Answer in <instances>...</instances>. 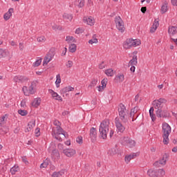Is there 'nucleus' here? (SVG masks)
<instances>
[{"label":"nucleus","mask_w":177,"mask_h":177,"mask_svg":"<svg viewBox=\"0 0 177 177\" xmlns=\"http://www.w3.org/2000/svg\"><path fill=\"white\" fill-rule=\"evenodd\" d=\"M138 106H135L133 109L131 110V113H129V118H131L132 121H135V115H136V113H138Z\"/></svg>","instance_id":"1a4fd4ad"},{"label":"nucleus","mask_w":177,"mask_h":177,"mask_svg":"<svg viewBox=\"0 0 177 177\" xmlns=\"http://www.w3.org/2000/svg\"><path fill=\"white\" fill-rule=\"evenodd\" d=\"M73 39H74V37L73 36H67L66 41H73Z\"/></svg>","instance_id":"e2e57ef3"},{"label":"nucleus","mask_w":177,"mask_h":177,"mask_svg":"<svg viewBox=\"0 0 177 177\" xmlns=\"http://www.w3.org/2000/svg\"><path fill=\"white\" fill-rule=\"evenodd\" d=\"M78 7L84 8V5H85V0H77Z\"/></svg>","instance_id":"79ce46f5"},{"label":"nucleus","mask_w":177,"mask_h":177,"mask_svg":"<svg viewBox=\"0 0 177 177\" xmlns=\"http://www.w3.org/2000/svg\"><path fill=\"white\" fill-rule=\"evenodd\" d=\"M167 103V100L164 98H160L159 100H155L153 101V106L156 110V116L159 118H167V117L169 116V113L168 111L164 110V106Z\"/></svg>","instance_id":"f257e3e1"},{"label":"nucleus","mask_w":177,"mask_h":177,"mask_svg":"<svg viewBox=\"0 0 177 177\" xmlns=\"http://www.w3.org/2000/svg\"><path fill=\"white\" fill-rule=\"evenodd\" d=\"M109 128H110V120L106 119L101 122L99 129L100 135L102 139H107Z\"/></svg>","instance_id":"7ed1b4c3"},{"label":"nucleus","mask_w":177,"mask_h":177,"mask_svg":"<svg viewBox=\"0 0 177 177\" xmlns=\"http://www.w3.org/2000/svg\"><path fill=\"white\" fill-rule=\"evenodd\" d=\"M41 104V99L40 98H36L34 100V101L32 102V106L33 107H38Z\"/></svg>","instance_id":"393cba45"},{"label":"nucleus","mask_w":177,"mask_h":177,"mask_svg":"<svg viewBox=\"0 0 177 177\" xmlns=\"http://www.w3.org/2000/svg\"><path fill=\"white\" fill-rule=\"evenodd\" d=\"M55 56V51L50 50L46 55L44 57V62H43V66H45L53 59V57Z\"/></svg>","instance_id":"0eeeda50"},{"label":"nucleus","mask_w":177,"mask_h":177,"mask_svg":"<svg viewBox=\"0 0 177 177\" xmlns=\"http://www.w3.org/2000/svg\"><path fill=\"white\" fill-rule=\"evenodd\" d=\"M171 126L167 122L162 123V138L164 145H168L169 142V133H171Z\"/></svg>","instance_id":"20e7f679"},{"label":"nucleus","mask_w":177,"mask_h":177,"mask_svg":"<svg viewBox=\"0 0 177 177\" xmlns=\"http://www.w3.org/2000/svg\"><path fill=\"white\" fill-rule=\"evenodd\" d=\"M64 172L63 171H55L53 174H52V177H61L62 176L64 175Z\"/></svg>","instance_id":"f704fd0d"},{"label":"nucleus","mask_w":177,"mask_h":177,"mask_svg":"<svg viewBox=\"0 0 177 177\" xmlns=\"http://www.w3.org/2000/svg\"><path fill=\"white\" fill-rule=\"evenodd\" d=\"M108 153L110 154V156H115L117 154L118 156H121V154H122L120 151H118V149H117V147L113 148L109 150Z\"/></svg>","instance_id":"2eb2a0df"},{"label":"nucleus","mask_w":177,"mask_h":177,"mask_svg":"<svg viewBox=\"0 0 177 177\" xmlns=\"http://www.w3.org/2000/svg\"><path fill=\"white\" fill-rule=\"evenodd\" d=\"M37 84H38V82L33 81L31 83V85L28 88V91L30 95H34L35 93V91H34V88L37 87Z\"/></svg>","instance_id":"9b49d317"},{"label":"nucleus","mask_w":177,"mask_h":177,"mask_svg":"<svg viewBox=\"0 0 177 177\" xmlns=\"http://www.w3.org/2000/svg\"><path fill=\"white\" fill-rule=\"evenodd\" d=\"M18 113L20 114V115L24 116V115H27V114H28V112L26 110L19 109L18 111Z\"/></svg>","instance_id":"a19ab883"},{"label":"nucleus","mask_w":177,"mask_h":177,"mask_svg":"<svg viewBox=\"0 0 177 177\" xmlns=\"http://www.w3.org/2000/svg\"><path fill=\"white\" fill-rule=\"evenodd\" d=\"M59 154V151L56 149L52 151V156H57Z\"/></svg>","instance_id":"6e6d98bb"},{"label":"nucleus","mask_w":177,"mask_h":177,"mask_svg":"<svg viewBox=\"0 0 177 177\" xmlns=\"http://www.w3.org/2000/svg\"><path fill=\"white\" fill-rule=\"evenodd\" d=\"M104 67H106V65L104 64V62H102V63L99 64V68H100L101 70H103Z\"/></svg>","instance_id":"4d7b16f0"},{"label":"nucleus","mask_w":177,"mask_h":177,"mask_svg":"<svg viewBox=\"0 0 177 177\" xmlns=\"http://www.w3.org/2000/svg\"><path fill=\"white\" fill-rule=\"evenodd\" d=\"M147 175L151 177H156L158 176L157 174V171L153 170V169H150L147 171Z\"/></svg>","instance_id":"aec40b11"},{"label":"nucleus","mask_w":177,"mask_h":177,"mask_svg":"<svg viewBox=\"0 0 177 177\" xmlns=\"http://www.w3.org/2000/svg\"><path fill=\"white\" fill-rule=\"evenodd\" d=\"M167 10H168V3H165L160 9V12L162 13V15H164V13H166Z\"/></svg>","instance_id":"a878e982"},{"label":"nucleus","mask_w":177,"mask_h":177,"mask_svg":"<svg viewBox=\"0 0 177 177\" xmlns=\"http://www.w3.org/2000/svg\"><path fill=\"white\" fill-rule=\"evenodd\" d=\"M160 165H165V160H163L162 162H159V160H157L153 163V167H156V168H158Z\"/></svg>","instance_id":"72a5a7b5"},{"label":"nucleus","mask_w":177,"mask_h":177,"mask_svg":"<svg viewBox=\"0 0 177 177\" xmlns=\"http://www.w3.org/2000/svg\"><path fill=\"white\" fill-rule=\"evenodd\" d=\"M90 138L91 139V140H95V139H96L97 136V130L95 127H92L90 129Z\"/></svg>","instance_id":"9d476101"},{"label":"nucleus","mask_w":177,"mask_h":177,"mask_svg":"<svg viewBox=\"0 0 177 177\" xmlns=\"http://www.w3.org/2000/svg\"><path fill=\"white\" fill-rule=\"evenodd\" d=\"M115 127L117 128L118 132H120V133H122V132L125 131V127L123 126L122 123H121V120H120V118H115Z\"/></svg>","instance_id":"6e6552de"},{"label":"nucleus","mask_w":177,"mask_h":177,"mask_svg":"<svg viewBox=\"0 0 177 177\" xmlns=\"http://www.w3.org/2000/svg\"><path fill=\"white\" fill-rule=\"evenodd\" d=\"M97 42H98V40L96 38V35H94L93 36V39L88 41V44H91V45H93V44H97Z\"/></svg>","instance_id":"473e14b6"},{"label":"nucleus","mask_w":177,"mask_h":177,"mask_svg":"<svg viewBox=\"0 0 177 177\" xmlns=\"http://www.w3.org/2000/svg\"><path fill=\"white\" fill-rule=\"evenodd\" d=\"M77 143H79V145H82V138L81 136H79L76 138Z\"/></svg>","instance_id":"603ef678"},{"label":"nucleus","mask_w":177,"mask_h":177,"mask_svg":"<svg viewBox=\"0 0 177 177\" xmlns=\"http://www.w3.org/2000/svg\"><path fill=\"white\" fill-rule=\"evenodd\" d=\"M34 127H35V120H32L28 122V127L25 130V132H30V131H31Z\"/></svg>","instance_id":"dca6fc26"},{"label":"nucleus","mask_w":177,"mask_h":177,"mask_svg":"<svg viewBox=\"0 0 177 177\" xmlns=\"http://www.w3.org/2000/svg\"><path fill=\"white\" fill-rule=\"evenodd\" d=\"M73 61H68V63L66 64V67L68 68H71V66H73Z\"/></svg>","instance_id":"5fc2aeb1"},{"label":"nucleus","mask_w":177,"mask_h":177,"mask_svg":"<svg viewBox=\"0 0 177 177\" xmlns=\"http://www.w3.org/2000/svg\"><path fill=\"white\" fill-rule=\"evenodd\" d=\"M41 63H42V59H37L34 64L33 66L35 67H38V66H40Z\"/></svg>","instance_id":"a18cd8bd"},{"label":"nucleus","mask_w":177,"mask_h":177,"mask_svg":"<svg viewBox=\"0 0 177 177\" xmlns=\"http://www.w3.org/2000/svg\"><path fill=\"white\" fill-rule=\"evenodd\" d=\"M117 78L119 79L120 82H122L124 81V75H118Z\"/></svg>","instance_id":"864d4df0"},{"label":"nucleus","mask_w":177,"mask_h":177,"mask_svg":"<svg viewBox=\"0 0 177 177\" xmlns=\"http://www.w3.org/2000/svg\"><path fill=\"white\" fill-rule=\"evenodd\" d=\"M64 154H65V156H74L75 154V151L71 149H64Z\"/></svg>","instance_id":"a211bd4d"},{"label":"nucleus","mask_w":177,"mask_h":177,"mask_svg":"<svg viewBox=\"0 0 177 177\" xmlns=\"http://www.w3.org/2000/svg\"><path fill=\"white\" fill-rule=\"evenodd\" d=\"M101 84L102 85V88L104 89V88H106V85H107V78L102 80Z\"/></svg>","instance_id":"37998d69"},{"label":"nucleus","mask_w":177,"mask_h":177,"mask_svg":"<svg viewBox=\"0 0 177 177\" xmlns=\"http://www.w3.org/2000/svg\"><path fill=\"white\" fill-rule=\"evenodd\" d=\"M15 82H20V75L15 76L14 77Z\"/></svg>","instance_id":"bf43d9fd"},{"label":"nucleus","mask_w":177,"mask_h":177,"mask_svg":"<svg viewBox=\"0 0 177 177\" xmlns=\"http://www.w3.org/2000/svg\"><path fill=\"white\" fill-rule=\"evenodd\" d=\"M12 12H13V8H10L8 10V11L3 15L4 20H6V21L9 20V19H10V17H12Z\"/></svg>","instance_id":"f3484780"},{"label":"nucleus","mask_w":177,"mask_h":177,"mask_svg":"<svg viewBox=\"0 0 177 177\" xmlns=\"http://www.w3.org/2000/svg\"><path fill=\"white\" fill-rule=\"evenodd\" d=\"M83 21L84 23H86V24H88V26H93V24H95V20L92 19V17H84L83 19Z\"/></svg>","instance_id":"f8f14e48"},{"label":"nucleus","mask_w":177,"mask_h":177,"mask_svg":"<svg viewBox=\"0 0 177 177\" xmlns=\"http://www.w3.org/2000/svg\"><path fill=\"white\" fill-rule=\"evenodd\" d=\"M133 158H135V156H126L124 157V161L126 164H129L131 160H133Z\"/></svg>","instance_id":"c756f323"},{"label":"nucleus","mask_w":177,"mask_h":177,"mask_svg":"<svg viewBox=\"0 0 177 177\" xmlns=\"http://www.w3.org/2000/svg\"><path fill=\"white\" fill-rule=\"evenodd\" d=\"M53 136L57 140H59V142H62L63 139H62V137L59 136V135H55V133H53Z\"/></svg>","instance_id":"de8ad7c7"},{"label":"nucleus","mask_w":177,"mask_h":177,"mask_svg":"<svg viewBox=\"0 0 177 177\" xmlns=\"http://www.w3.org/2000/svg\"><path fill=\"white\" fill-rule=\"evenodd\" d=\"M84 32V29L82 28H78L75 30V34H82Z\"/></svg>","instance_id":"8fccbe9b"},{"label":"nucleus","mask_w":177,"mask_h":177,"mask_svg":"<svg viewBox=\"0 0 177 177\" xmlns=\"http://www.w3.org/2000/svg\"><path fill=\"white\" fill-rule=\"evenodd\" d=\"M169 34H171V35H175L177 32V27L176 26H171L168 29Z\"/></svg>","instance_id":"b1692460"},{"label":"nucleus","mask_w":177,"mask_h":177,"mask_svg":"<svg viewBox=\"0 0 177 177\" xmlns=\"http://www.w3.org/2000/svg\"><path fill=\"white\" fill-rule=\"evenodd\" d=\"M54 125H55V127H60V125H62V123H60V122L59 120H55Z\"/></svg>","instance_id":"13d9d810"},{"label":"nucleus","mask_w":177,"mask_h":177,"mask_svg":"<svg viewBox=\"0 0 177 177\" xmlns=\"http://www.w3.org/2000/svg\"><path fill=\"white\" fill-rule=\"evenodd\" d=\"M146 10H147V8L146 7H142L141 8L142 13H146Z\"/></svg>","instance_id":"338daca9"},{"label":"nucleus","mask_w":177,"mask_h":177,"mask_svg":"<svg viewBox=\"0 0 177 177\" xmlns=\"http://www.w3.org/2000/svg\"><path fill=\"white\" fill-rule=\"evenodd\" d=\"M158 176L159 177H162L165 175V171L164 170V169H158Z\"/></svg>","instance_id":"c9c22d12"},{"label":"nucleus","mask_w":177,"mask_h":177,"mask_svg":"<svg viewBox=\"0 0 177 177\" xmlns=\"http://www.w3.org/2000/svg\"><path fill=\"white\" fill-rule=\"evenodd\" d=\"M21 160L25 164H28V161L27 160V158L26 156H21Z\"/></svg>","instance_id":"052dcab7"},{"label":"nucleus","mask_w":177,"mask_h":177,"mask_svg":"<svg viewBox=\"0 0 177 177\" xmlns=\"http://www.w3.org/2000/svg\"><path fill=\"white\" fill-rule=\"evenodd\" d=\"M26 106V101L25 100H22L21 102V107H24Z\"/></svg>","instance_id":"774afa93"},{"label":"nucleus","mask_w":177,"mask_h":177,"mask_svg":"<svg viewBox=\"0 0 177 177\" xmlns=\"http://www.w3.org/2000/svg\"><path fill=\"white\" fill-rule=\"evenodd\" d=\"M97 84V80L96 79H93L90 85L88 86V88H93V86H96Z\"/></svg>","instance_id":"58836bf2"},{"label":"nucleus","mask_w":177,"mask_h":177,"mask_svg":"<svg viewBox=\"0 0 177 177\" xmlns=\"http://www.w3.org/2000/svg\"><path fill=\"white\" fill-rule=\"evenodd\" d=\"M131 66H136L138 64V56L133 55V58L129 61V64Z\"/></svg>","instance_id":"5701e85b"},{"label":"nucleus","mask_w":177,"mask_h":177,"mask_svg":"<svg viewBox=\"0 0 177 177\" xmlns=\"http://www.w3.org/2000/svg\"><path fill=\"white\" fill-rule=\"evenodd\" d=\"M118 114L122 123L127 124L129 120V112L123 104H120L118 106Z\"/></svg>","instance_id":"f03ea898"},{"label":"nucleus","mask_w":177,"mask_h":177,"mask_svg":"<svg viewBox=\"0 0 177 177\" xmlns=\"http://www.w3.org/2000/svg\"><path fill=\"white\" fill-rule=\"evenodd\" d=\"M105 74L108 77H113V75H114V71H113L111 68L107 69L105 71Z\"/></svg>","instance_id":"7c9ffc66"},{"label":"nucleus","mask_w":177,"mask_h":177,"mask_svg":"<svg viewBox=\"0 0 177 177\" xmlns=\"http://www.w3.org/2000/svg\"><path fill=\"white\" fill-rule=\"evenodd\" d=\"M63 17L64 19H65V20H68L69 21H71L73 20V15L71 14L64 13L63 15Z\"/></svg>","instance_id":"cd10ccee"},{"label":"nucleus","mask_w":177,"mask_h":177,"mask_svg":"<svg viewBox=\"0 0 177 177\" xmlns=\"http://www.w3.org/2000/svg\"><path fill=\"white\" fill-rule=\"evenodd\" d=\"M131 138H128V137H123L121 138L122 142L123 145H128V142H129V140Z\"/></svg>","instance_id":"e433bc0d"},{"label":"nucleus","mask_w":177,"mask_h":177,"mask_svg":"<svg viewBox=\"0 0 177 177\" xmlns=\"http://www.w3.org/2000/svg\"><path fill=\"white\" fill-rule=\"evenodd\" d=\"M73 91H74V87H72L71 86H68L62 88L61 90V93H67V92H71Z\"/></svg>","instance_id":"6ab92c4d"},{"label":"nucleus","mask_w":177,"mask_h":177,"mask_svg":"<svg viewBox=\"0 0 177 177\" xmlns=\"http://www.w3.org/2000/svg\"><path fill=\"white\" fill-rule=\"evenodd\" d=\"M115 23L118 30L120 31V32H124L125 31V27H124V21H122L121 17H115Z\"/></svg>","instance_id":"423d86ee"},{"label":"nucleus","mask_w":177,"mask_h":177,"mask_svg":"<svg viewBox=\"0 0 177 177\" xmlns=\"http://www.w3.org/2000/svg\"><path fill=\"white\" fill-rule=\"evenodd\" d=\"M56 78H57V80L55 82V84L57 85V88H59V84H60V82H62V79L60 78V74L57 75Z\"/></svg>","instance_id":"ea45409f"},{"label":"nucleus","mask_w":177,"mask_h":177,"mask_svg":"<svg viewBox=\"0 0 177 177\" xmlns=\"http://www.w3.org/2000/svg\"><path fill=\"white\" fill-rule=\"evenodd\" d=\"M45 41H46V39L44 36H41L37 38L38 42H45Z\"/></svg>","instance_id":"09e8293b"},{"label":"nucleus","mask_w":177,"mask_h":177,"mask_svg":"<svg viewBox=\"0 0 177 177\" xmlns=\"http://www.w3.org/2000/svg\"><path fill=\"white\" fill-rule=\"evenodd\" d=\"M17 171H19V166L15 165L10 169V172L12 174V175H15Z\"/></svg>","instance_id":"2f4dec72"},{"label":"nucleus","mask_w":177,"mask_h":177,"mask_svg":"<svg viewBox=\"0 0 177 177\" xmlns=\"http://www.w3.org/2000/svg\"><path fill=\"white\" fill-rule=\"evenodd\" d=\"M167 158H168V156H162L159 159V162H162L163 161H165V164H167Z\"/></svg>","instance_id":"49530a36"},{"label":"nucleus","mask_w":177,"mask_h":177,"mask_svg":"<svg viewBox=\"0 0 177 177\" xmlns=\"http://www.w3.org/2000/svg\"><path fill=\"white\" fill-rule=\"evenodd\" d=\"M6 56H8V50L0 48V59L6 57Z\"/></svg>","instance_id":"bb28decb"},{"label":"nucleus","mask_w":177,"mask_h":177,"mask_svg":"<svg viewBox=\"0 0 177 177\" xmlns=\"http://www.w3.org/2000/svg\"><path fill=\"white\" fill-rule=\"evenodd\" d=\"M48 92L52 95L53 97H56L55 100H60V102H63V99L61 96H59V94H57V93L54 92L52 89H49Z\"/></svg>","instance_id":"ddd939ff"},{"label":"nucleus","mask_w":177,"mask_h":177,"mask_svg":"<svg viewBox=\"0 0 177 177\" xmlns=\"http://www.w3.org/2000/svg\"><path fill=\"white\" fill-rule=\"evenodd\" d=\"M158 26H159L158 21H157V19H155L153 24L151 28L150 32H155Z\"/></svg>","instance_id":"412c9836"},{"label":"nucleus","mask_w":177,"mask_h":177,"mask_svg":"<svg viewBox=\"0 0 177 177\" xmlns=\"http://www.w3.org/2000/svg\"><path fill=\"white\" fill-rule=\"evenodd\" d=\"M48 165L49 163H48V162H44L40 165V168H46V167H48Z\"/></svg>","instance_id":"3c124183"},{"label":"nucleus","mask_w":177,"mask_h":177,"mask_svg":"<svg viewBox=\"0 0 177 177\" xmlns=\"http://www.w3.org/2000/svg\"><path fill=\"white\" fill-rule=\"evenodd\" d=\"M80 156H88V152L86 151H82L80 153Z\"/></svg>","instance_id":"0e129e2a"},{"label":"nucleus","mask_w":177,"mask_h":177,"mask_svg":"<svg viewBox=\"0 0 177 177\" xmlns=\"http://www.w3.org/2000/svg\"><path fill=\"white\" fill-rule=\"evenodd\" d=\"M140 45V39H127L126 40V44H124V48L126 49H129V48H134L136 46H139Z\"/></svg>","instance_id":"39448f33"},{"label":"nucleus","mask_w":177,"mask_h":177,"mask_svg":"<svg viewBox=\"0 0 177 177\" xmlns=\"http://www.w3.org/2000/svg\"><path fill=\"white\" fill-rule=\"evenodd\" d=\"M54 135H62L64 138H66V131L63 130L62 127H57V131L53 132Z\"/></svg>","instance_id":"4468645a"},{"label":"nucleus","mask_w":177,"mask_h":177,"mask_svg":"<svg viewBox=\"0 0 177 177\" xmlns=\"http://www.w3.org/2000/svg\"><path fill=\"white\" fill-rule=\"evenodd\" d=\"M39 131H40L39 128H37L35 129V135L37 137L39 136V135H40Z\"/></svg>","instance_id":"680f3d73"},{"label":"nucleus","mask_w":177,"mask_h":177,"mask_svg":"<svg viewBox=\"0 0 177 177\" xmlns=\"http://www.w3.org/2000/svg\"><path fill=\"white\" fill-rule=\"evenodd\" d=\"M135 143V140L130 139L129 140V142H127V146H128V147H134Z\"/></svg>","instance_id":"4c0bfd02"},{"label":"nucleus","mask_w":177,"mask_h":177,"mask_svg":"<svg viewBox=\"0 0 177 177\" xmlns=\"http://www.w3.org/2000/svg\"><path fill=\"white\" fill-rule=\"evenodd\" d=\"M173 6H177V0H171Z\"/></svg>","instance_id":"69168bd1"},{"label":"nucleus","mask_w":177,"mask_h":177,"mask_svg":"<svg viewBox=\"0 0 177 177\" xmlns=\"http://www.w3.org/2000/svg\"><path fill=\"white\" fill-rule=\"evenodd\" d=\"M76 50H77V45L73 44L69 46V52H71V53H75Z\"/></svg>","instance_id":"c85d7f7f"},{"label":"nucleus","mask_w":177,"mask_h":177,"mask_svg":"<svg viewBox=\"0 0 177 177\" xmlns=\"http://www.w3.org/2000/svg\"><path fill=\"white\" fill-rule=\"evenodd\" d=\"M19 80L20 82H26V81H28V77L26 76L19 75Z\"/></svg>","instance_id":"c03bdc74"},{"label":"nucleus","mask_w":177,"mask_h":177,"mask_svg":"<svg viewBox=\"0 0 177 177\" xmlns=\"http://www.w3.org/2000/svg\"><path fill=\"white\" fill-rule=\"evenodd\" d=\"M149 115L151 118V120L154 122L156 120V114H154V107H151L149 109Z\"/></svg>","instance_id":"4be33fe9"}]
</instances>
